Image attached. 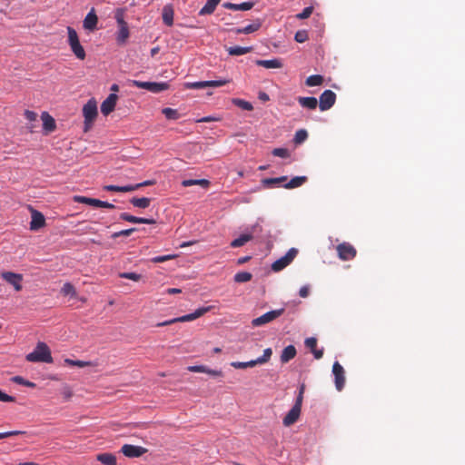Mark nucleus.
<instances>
[{"label":"nucleus","instance_id":"obj_1","mask_svg":"<svg viewBox=\"0 0 465 465\" xmlns=\"http://www.w3.org/2000/svg\"><path fill=\"white\" fill-rule=\"evenodd\" d=\"M25 360L29 362L52 363L53 357L47 344L44 341L37 342L34 351L26 354Z\"/></svg>","mask_w":465,"mask_h":465},{"label":"nucleus","instance_id":"obj_2","mask_svg":"<svg viewBox=\"0 0 465 465\" xmlns=\"http://www.w3.org/2000/svg\"><path fill=\"white\" fill-rule=\"evenodd\" d=\"M129 85L145 89L153 94H158L169 88L167 82H143L139 80H129Z\"/></svg>","mask_w":465,"mask_h":465},{"label":"nucleus","instance_id":"obj_3","mask_svg":"<svg viewBox=\"0 0 465 465\" xmlns=\"http://www.w3.org/2000/svg\"><path fill=\"white\" fill-rule=\"evenodd\" d=\"M298 253V250L296 248H291L286 252L285 255L280 257L272 264V270L273 272H280L285 267H287L292 260L295 258L296 254Z\"/></svg>","mask_w":465,"mask_h":465},{"label":"nucleus","instance_id":"obj_4","mask_svg":"<svg viewBox=\"0 0 465 465\" xmlns=\"http://www.w3.org/2000/svg\"><path fill=\"white\" fill-rule=\"evenodd\" d=\"M74 201L78 203H84L95 208H108V209H114V204L108 203L106 201H102L95 198H90L86 196L82 195H74Z\"/></svg>","mask_w":465,"mask_h":465},{"label":"nucleus","instance_id":"obj_5","mask_svg":"<svg viewBox=\"0 0 465 465\" xmlns=\"http://www.w3.org/2000/svg\"><path fill=\"white\" fill-rule=\"evenodd\" d=\"M283 312H284V308L272 310V311L267 312L264 314L261 315L260 317L253 319L252 321V324L255 327L262 326V325L271 322L272 321L280 317Z\"/></svg>","mask_w":465,"mask_h":465},{"label":"nucleus","instance_id":"obj_6","mask_svg":"<svg viewBox=\"0 0 465 465\" xmlns=\"http://www.w3.org/2000/svg\"><path fill=\"white\" fill-rule=\"evenodd\" d=\"M336 101V94L331 90H325L320 95L319 107L321 111H327L331 109Z\"/></svg>","mask_w":465,"mask_h":465},{"label":"nucleus","instance_id":"obj_7","mask_svg":"<svg viewBox=\"0 0 465 465\" xmlns=\"http://www.w3.org/2000/svg\"><path fill=\"white\" fill-rule=\"evenodd\" d=\"M83 114L84 117V124L93 123L97 116V104L96 101L92 98L83 107Z\"/></svg>","mask_w":465,"mask_h":465},{"label":"nucleus","instance_id":"obj_8","mask_svg":"<svg viewBox=\"0 0 465 465\" xmlns=\"http://www.w3.org/2000/svg\"><path fill=\"white\" fill-rule=\"evenodd\" d=\"M344 369L339 363V361H334L332 365V374L334 376V383L337 391H341L345 384V375Z\"/></svg>","mask_w":465,"mask_h":465},{"label":"nucleus","instance_id":"obj_9","mask_svg":"<svg viewBox=\"0 0 465 465\" xmlns=\"http://www.w3.org/2000/svg\"><path fill=\"white\" fill-rule=\"evenodd\" d=\"M338 256L342 261H351L356 256V249L349 242H342L337 246Z\"/></svg>","mask_w":465,"mask_h":465},{"label":"nucleus","instance_id":"obj_10","mask_svg":"<svg viewBox=\"0 0 465 465\" xmlns=\"http://www.w3.org/2000/svg\"><path fill=\"white\" fill-rule=\"evenodd\" d=\"M122 453L128 458H138L143 455L147 450L142 446L124 444L121 448Z\"/></svg>","mask_w":465,"mask_h":465},{"label":"nucleus","instance_id":"obj_11","mask_svg":"<svg viewBox=\"0 0 465 465\" xmlns=\"http://www.w3.org/2000/svg\"><path fill=\"white\" fill-rule=\"evenodd\" d=\"M2 278L7 282L9 284H11L14 289L17 292L22 290V281L23 276L22 274L12 272H4L1 274Z\"/></svg>","mask_w":465,"mask_h":465},{"label":"nucleus","instance_id":"obj_12","mask_svg":"<svg viewBox=\"0 0 465 465\" xmlns=\"http://www.w3.org/2000/svg\"><path fill=\"white\" fill-rule=\"evenodd\" d=\"M118 96L116 94H110L107 98L101 104V112L104 115H108L112 113L116 105Z\"/></svg>","mask_w":465,"mask_h":465},{"label":"nucleus","instance_id":"obj_13","mask_svg":"<svg viewBox=\"0 0 465 465\" xmlns=\"http://www.w3.org/2000/svg\"><path fill=\"white\" fill-rule=\"evenodd\" d=\"M120 219L133 223H143V224H154L156 221L153 218L137 217L127 213H122Z\"/></svg>","mask_w":465,"mask_h":465},{"label":"nucleus","instance_id":"obj_14","mask_svg":"<svg viewBox=\"0 0 465 465\" xmlns=\"http://www.w3.org/2000/svg\"><path fill=\"white\" fill-rule=\"evenodd\" d=\"M45 224V219L42 213L34 210L32 212V220L30 223V229L32 231H37L40 228L44 227Z\"/></svg>","mask_w":465,"mask_h":465},{"label":"nucleus","instance_id":"obj_15","mask_svg":"<svg viewBox=\"0 0 465 465\" xmlns=\"http://www.w3.org/2000/svg\"><path fill=\"white\" fill-rule=\"evenodd\" d=\"M97 22V15L94 12V9L92 8L91 11L84 17L83 26L84 29L92 32L96 29Z\"/></svg>","mask_w":465,"mask_h":465},{"label":"nucleus","instance_id":"obj_16","mask_svg":"<svg viewBox=\"0 0 465 465\" xmlns=\"http://www.w3.org/2000/svg\"><path fill=\"white\" fill-rule=\"evenodd\" d=\"M301 409L292 406L282 420L283 425L289 427L295 423L301 415Z\"/></svg>","mask_w":465,"mask_h":465},{"label":"nucleus","instance_id":"obj_17","mask_svg":"<svg viewBox=\"0 0 465 465\" xmlns=\"http://www.w3.org/2000/svg\"><path fill=\"white\" fill-rule=\"evenodd\" d=\"M254 5L253 2H243L241 4H233L231 2H225L223 4V7L233 11H248L251 10Z\"/></svg>","mask_w":465,"mask_h":465},{"label":"nucleus","instance_id":"obj_18","mask_svg":"<svg viewBox=\"0 0 465 465\" xmlns=\"http://www.w3.org/2000/svg\"><path fill=\"white\" fill-rule=\"evenodd\" d=\"M41 119L43 121V129L46 133H51L55 130V121L47 112L42 113Z\"/></svg>","mask_w":465,"mask_h":465},{"label":"nucleus","instance_id":"obj_19","mask_svg":"<svg viewBox=\"0 0 465 465\" xmlns=\"http://www.w3.org/2000/svg\"><path fill=\"white\" fill-rule=\"evenodd\" d=\"M173 15L174 12L172 5L168 4L163 7L162 17L165 25L172 26L173 25Z\"/></svg>","mask_w":465,"mask_h":465},{"label":"nucleus","instance_id":"obj_20","mask_svg":"<svg viewBox=\"0 0 465 465\" xmlns=\"http://www.w3.org/2000/svg\"><path fill=\"white\" fill-rule=\"evenodd\" d=\"M297 351L294 345L286 346L281 354L280 360L282 363H287L296 356Z\"/></svg>","mask_w":465,"mask_h":465},{"label":"nucleus","instance_id":"obj_21","mask_svg":"<svg viewBox=\"0 0 465 465\" xmlns=\"http://www.w3.org/2000/svg\"><path fill=\"white\" fill-rule=\"evenodd\" d=\"M255 64L267 69L282 68V63L279 58H272L268 60H256Z\"/></svg>","mask_w":465,"mask_h":465},{"label":"nucleus","instance_id":"obj_22","mask_svg":"<svg viewBox=\"0 0 465 465\" xmlns=\"http://www.w3.org/2000/svg\"><path fill=\"white\" fill-rule=\"evenodd\" d=\"M298 103L303 108H307L310 110L316 109L318 101L313 96H299Z\"/></svg>","mask_w":465,"mask_h":465},{"label":"nucleus","instance_id":"obj_23","mask_svg":"<svg viewBox=\"0 0 465 465\" xmlns=\"http://www.w3.org/2000/svg\"><path fill=\"white\" fill-rule=\"evenodd\" d=\"M261 26H262V23L259 19H257L254 22H252V24H250L244 27H242V28H235L233 31L238 35L239 34L249 35V34L254 33L255 31L260 29Z\"/></svg>","mask_w":465,"mask_h":465},{"label":"nucleus","instance_id":"obj_24","mask_svg":"<svg viewBox=\"0 0 465 465\" xmlns=\"http://www.w3.org/2000/svg\"><path fill=\"white\" fill-rule=\"evenodd\" d=\"M221 0H207L199 11V15H212Z\"/></svg>","mask_w":465,"mask_h":465},{"label":"nucleus","instance_id":"obj_25","mask_svg":"<svg viewBox=\"0 0 465 465\" xmlns=\"http://www.w3.org/2000/svg\"><path fill=\"white\" fill-rule=\"evenodd\" d=\"M252 50V46H240V45H234L230 46L226 49L227 53L230 55H243L248 54Z\"/></svg>","mask_w":465,"mask_h":465},{"label":"nucleus","instance_id":"obj_26","mask_svg":"<svg viewBox=\"0 0 465 465\" xmlns=\"http://www.w3.org/2000/svg\"><path fill=\"white\" fill-rule=\"evenodd\" d=\"M252 239V232H243L238 238L234 239L231 242L232 248H238L243 246L247 242Z\"/></svg>","mask_w":465,"mask_h":465},{"label":"nucleus","instance_id":"obj_27","mask_svg":"<svg viewBox=\"0 0 465 465\" xmlns=\"http://www.w3.org/2000/svg\"><path fill=\"white\" fill-rule=\"evenodd\" d=\"M307 181V177L305 175L295 176L292 178L288 183H284L282 187L286 189H294L302 186Z\"/></svg>","mask_w":465,"mask_h":465},{"label":"nucleus","instance_id":"obj_28","mask_svg":"<svg viewBox=\"0 0 465 465\" xmlns=\"http://www.w3.org/2000/svg\"><path fill=\"white\" fill-rule=\"evenodd\" d=\"M181 184L183 187L200 185L203 188H207L210 184V182L207 179H184L182 181Z\"/></svg>","mask_w":465,"mask_h":465},{"label":"nucleus","instance_id":"obj_29","mask_svg":"<svg viewBox=\"0 0 465 465\" xmlns=\"http://www.w3.org/2000/svg\"><path fill=\"white\" fill-rule=\"evenodd\" d=\"M96 460L104 465H117L116 457L112 453H100L97 455Z\"/></svg>","mask_w":465,"mask_h":465},{"label":"nucleus","instance_id":"obj_30","mask_svg":"<svg viewBox=\"0 0 465 465\" xmlns=\"http://www.w3.org/2000/svg\"><path fill=\"white\" fill-rule=\"evenodd\" d=\"M130 203L137 208L145 209L148 208L151 203V198L148 197H133L130 199Z\"/></svg>","mask_w":465,"mask_h":465},{"label":"nucleus","instance_id":"obj_31","mask_svg":"<svg viewBox=\"0 0 465 465\" xmlns=\"http://www.w3.org/2000/svg\"><path fill=\"white\" fill-rule=\"evenodd\" d=\"M104 190L108 191V192L127 193V192H133L134 187H133V184H127V185H123V186L109 184V185L104 186Z\"/></svg>","mask_w":465,"mask_h":465},{"label":"nucleus","instance_id":"obj_32","mask_svg":"<svg viewBox=\"0 0 465 465\" xmlns=\"http://www.w3.org/2000/svg\"><path fill=\"white\" fill-rule=\"evenodd\" d=\"M129 37V29L128 25H121L119 26V30L116 36V41L119 45H123L126 42Z\"/></svg>","mask_w":465,"mask_h":465},{"label":"nucleus","instance_id":"obj_33","mask_svg":"<svg viewBox=\"0 0 465 465\" xmlns=\"http://www.w3.org/2000/svg\"><path fill=\"white\" fill-rule=\"evenodd\" d=\"M70 48L78 59L84 60L85 58V51L80 42L70 45Z\"/></svg>","mask_w":465,"mask_h":465},{"label":"nucleus","instance_id":"obj_34","mask_svg":"<svg viewBox=\"0 0 465 465\" xmlns=\"http://www.w3.org/2000/svg\"><path fill=\"white\" fill-rule=\"evenodd\" d=\"M323 82V76L321 74H312L307 77L305 84L308 86H318L321 85Z\"/></svg>","mask_w":465,"mask_h":465},{"label":"nucleus","instance_id":"obj_35","mask_svg":"<svg viewBox=\"0 0 465 465\" xmlns=\"http://www.w3.org/2000/svg\"><path fill=\"white\" fill-rule=\"evenodd\" d=\"M287 180V176H280L275 178H264L262 180V183L264 186L271 187L275 184H280L282 182H285Z\"/></svg>","mask_w":465,"mask_h":465},{"label":"nucleus","instance_id":"obj_36","mask_svg":"<svg viewBox=\"0 0 465 465\" xmlns=\"http://www.w3.org/2000/svg\"><path fill=\"white\" fill-rule=\"evenodd\" d=\"M258 365L256 360H251L248 361H232L231 362V366L235 369H246Z\"/></svg>","mask_w":465,"mask_h":465},{"label":"nucleus","instance_id":"obj_37","mask_svg":"<svg viewBox=\"0 0 465 465\" xmlns=\"http://www.w3.org/2000/svg\"><path fill=\"white\" fill-rule=\"evenodd\" d=\"M252 275L248 272H239L234 274L233 280L235 282L242 283L247 282L252 279Z\"/></svg>","mask_w":465,"mask_h":465},{"label":"nucleus","instance_id":"obj_38","mask_svg":"<svg viewBox=\"0 0 465 465\" xmlns=\"http://www.w3.org/2000/svg\"><path fill=\"white\" fill-rule=\"evenodd\" d=\"M61 293L64 296L74 297L76 295V291L74 286L71 282H67L64 283L61 289Z\"/></svg>","mask_w":465,"mask_h":465},{"label":"nucleus","instance_id":"obj_39","mask_svg":"<svg viewBox=\"0 0 465 465\" xmlns=\"http://www.w3.org/2000/svg\"><path fill=\"white\" fill-rule=\"evenodd\" d=\"M163 114L166 117L168 120H177L180 118V114L176 109H173L170 107H164L162 110Z\"/></svg>","mask_w":465,"mask_h":465},{"label":"nucleus","instance_id":"obj_40","mask_svg":"<svg viewBox=\"0 0 465 465\" xmlns=\"http://www.w3.org/2000/svg\"><path fill=\"white\" fill-rule=\"evenodd\" d=\"M11 380L13 382L16 384L23 385L28 388H35L36 386L35 382L25 380L24 377L19 375L14 376Z\"/></svg>","mask_w":465,"mask_h":465},{"label":"nucleus","instance_id":"obj_41","mask_svg":"<svg viewBox=\"0 0 465 465\" xmlns=\"http://www.w3.org/2000/svg\"><path fill=\"white\" fill-rule=\"evenodd\" d=\"M308 137V133L305 129H300L295 133L293 142L297 144L303 143Z\"/></svg>","mask_w":465,"mask_h":465},{"label":"nucleus","instance_id":"obj_42","mask_svg":"<svg viewBox=\"0 0 465 465\" xmlns=\"http://www.w3.org/2000/svg\"><path fill=\"white\" fill-rule=\"evenodd\" d=\"M272 348H266L264 351H263V353L262 356L258 357L256 360V362L258 364H263L267 361H270L271 357H272Z\"/></svg>","mask_w":465,"mask_h":465},{"label":"nucleus","instance_id":"obj_43","mask_svg":"<svg viewBox=\"0 0 465 465\" xmlns=\"http://www.w3.org/2000/svg\"><path fill=\"white\" fill-rule=\"evenodd\" d=\"M185 89H203L206 87L205 81L185 82L183 84Z\"/></svg>","mask_w":465,"mask_h":465},{"label":"nucleus","instance_id":"obj_44","mask_svg":"<svg viewBox=\"0 0 465 465\" xmlns=\"http://www.w3.org/2000/svg\"><path fill=\"white\" fill-rule=\"evenodd\" d=\"M64 362L67 365L75 366V367H79V368H84V367L89 366L91 364L90 361H80V360H72V359H69V358H66L64 360Z\"/></svg>","mask_w":465,"mask_h":465},{"label":"nucleus","instance_id":"obj_45","mask_svg":"<svg viewBox=\"0 0 465 465\" xmlns=\"http://www.w3.org/2000/svg\"><path fill=\"white\" fill-rule=\"evenodd\" d=\"M233 104L242 110L252 111L253 109V106L250 102L242 99H233Z\"/></svg>","mask_w":465,"mask_h":465},{"label":"nucleus","instance_id":"obj_46","mask_svg":"<svg viewBox=\"0 0 465 465\" xmlns=\"http://www.w3.org/2000/svg\"><path fill=\"white\" fill-rule=\"evenodd\" d=\"M119 277L123 279L132 280L134 282H138L141 279V274L134 272H120Z\"/></svg>","mask_w":465,"mask_h":465},{"label":"nucleus","instance_id":"obj_47","mask_svg":"<svg viewBox=\"0 0 465 465\" xmlns=\"http://www.w3.org/2000/svg\"><path fill=\"white\" fill-rule=\"evenodd\" d=\"M67 34H68V44H69V45H72V44L80 42L79 38H78V35H77L76 31L73 27L67 26Z\"/></svg>","mask_w":465,"mask_h":465},{"label":"nucleus","instance_id":"obj_48","mask_svg":"<svg viewBox=\"0 0 465 465\" xmlns=\"http://www.w3.org/2000/svg\"><path fill=\"white\" fill-rule=\"evenodd\" d=\"M229 81L226 79L207 80L205 81L206 87H220L226 84Z\"/></svg>","mask_w":465,"mask_h":465},{"label":"nucleus","instance_id":"obj_49","mask_svg":"<svg viewBox=\"0 0 465 465\" xmlns=\"http://www.w3.org/2000/svg\"><path fill=\"white\" fill-rule=\"evenodd\" d=\"M308 39V33L306 30H298L294 35V40L297 43H304Z\"/></svg>","mask_w":465,"mask_h":465},{"label":"nucleus","instance_id":"obj_50","mask_svg":"<svg viewBox=\"0 0 465 465\" xmlns=\"http://www.w3.org/2000/svg\"><path fill=\"white\" fill-rule=\"evenodd\" d=\"M135 231H136V228H129V229L121 230L119 232H114L111 237L113 239H116L120 236H129Z\"/></svg>","mask_w":465,"mask_h":465},{"label":"nucleus","instance_id":"obj_51","mask_svg":"<svg viewBox=\"0 0 465 465\" xmlns=\"http://www.w3.org/2000/svg\"><path fill=\"white\" fill-rule=\"evenodd\" d=\"M272 154L273 156H277V157H281V158H286L289 156V152L286 148H282V147H279V148H274L272 151Z\"/></svg>","mask_w":465,"mask_h":465},{"label":"nucleus","instance_id":"obj_52","mask_svg":"<svg viewBox=\"0 0 465 465\" xmlns=\"http://www.w3.org/2000/svg\"><path fill=\"white\" fill-rule=\"evenodd\" d=\"M114 18L119 26L127 25V23L124 21V10L123 9H121V8L116 9Z\"/></svg>","mask_w":465,"mask_h":465},{"label":"nucleus","instance_id":"obj_53","mask_svg":"<svg viewBox=\"0 0 465 465\" xmlns=\"http://www.w3.org/2000/svg\"><path fill=\"white\" fill-rule=\"evenodd\" d=\"M313 11L312 6H306L301 13L296 15L298 19H305L308 18Z\"/></svg>","mask_w":465,"mask_h":465},{"label":"nucleus","instance_id":"obj_54","mask_svg":"<svg viewBox=\"0 0 465 465\" xmlns=\"http://www.w3.org/2000/svg\"><path fill=\"white\" fill-rule=\"evenodd\" d=\"M211 308H212L211 306H207V307H200V308L196 309L193 312H192L193 319L195 320V319L201 317L205 312H209L211 310Z\"/></svg>","mask_w":465,"mask_h":465},{"label":"nucleus","instance_id":"obj_55","mask_svg":"<svg viewBox=\"0 0 465 465\" xmlns=\"http://www.w3.org/2000/svg\"><path fill=\"white\" fill-rule=\"evenodd\" d=\"M25 432L22 431V430H8V431H5V432H0V440L7 438V437H11V436L25 434Z\"/></svg>","mask_w":465,"mask_h":465},{"label":"nucleus","instance_id":"obj_56","mask_svg":"<svg viewBox=\"0 0 465 465\" xmlns=\"http://www.w3.org/2000/svg\"><path fill=\"white\" fill-rule=\"evenodd\" d=\"M173 257H174V255H173V254L155 256V257L152 258V262L154 263L163 262L173 259Z\"/></svg>","mask_w":465,"mask_h":465},{"label":"nucleus","instance_id":"obj_57","mask_svg":"<svg viewBox=\"0 0 465 465\" xmlns=\"http://www.w3.org/2000/svg\"><path fill=\"white\" fill-rule=\"evenodd\" d=\"M261 231H262V226L259 222H256L254 224H252L250 227H247L245 229V232H252V236L255 232H258Z\"/></svg>","mask_w":465,"mask_h":465},{"label":"nucleus","instance_id":"obj_58","mask_svg":"<svg viewBox=\"0 0 465 465\" xmlns=\"http://www.w3.org/2000/svg\"><path fill=\"white\" fill-rule=\"evenodd\" d=\"M15 401V397L8 395L7 393L4 392L0 389V401L2 402H14Z\"/></svg>","mask_w":465,"mask_h":465},{"label":"nucleus","instance_id":"obj_59","mask_svg":"<svg viewBox=\"0 0 465 465\" xmlns=\"http://www.w3.org/2000/svg\"><path fill=\"white\" fill-rule=\"evenodd\" d=\"M305 343V346L309 349H311V351H312L313 349L316 348V345H317V339L314 338V337H309L305 340L304 341Z\"/></svg>","mask_w":465,"mask_h":465},{"label":"nucleus","instance_id":"obj_60","mask_svg":"<svg viewBox=\"0 0 465 465\" xmlns=\"http://www.w3.org/2000/svg\"><path fill=\"white\" fill-rule=\"evenodd\" d=\"M154 183H155V180H146L142 183H134V184H133L134 191H135L143 186L153 185Z\"/></svg>","mask_w":465,"mask_h":465},{"label":"nucleus","instance_id":"obj_61","mask_svg":"<svg viewBox=\"0 0 465 465\" xmlns=\"http://www.w3.org/2000/svg\"><path fill=\"white\" fill-rule=\"evenodd\" d=\"M204 373H207V374L212 375L213 377H222L223 376L222 370H213V369L208 368L207 366H205Z\"/></svg>","mask_w":465,"mask_h":465},{"label":"nucleus","instance_id":"obj_62","mask_svg":"<svg viewBox=\"0 0 465 465\" xmlns=\"http://www.w3.org/2000/svg\"><path fill=\"white\" fill-rule=\"evenodd\" d=\"M188 371L192 372H203L205 371V365H193L188 367Z\"/></svg>","mask_w":465,"mask_h":465},{"label":"nucleus","instance_id":"obj_63","mask_svg":"<svg viewBox=\"0 0 465 465\" xmlns=\"http://www.w3.org/2000/svg\"><path fill=\"white\" fill-rule=\"evenodd\" d=\"M25 118L29 121V122H34L36 120L37 118V114L33 112V111H30V110H25Z\"/></svg>","mask_w":465,"mask_h":465},{"label":"nucleus","instance_id":"obj_64","mask_svg":"<svg viewBox=\"0 0 465 465\" xmlns=\"http://www.w3.org/2000/svg\"><path fill=\"white\" fill-rule=\"evenodd\" d=\"M176 322H184L193 321L192 313H188L180 317H176Z\"/></svg>","mask_w":465,"mask_h":465}]
</instances>
